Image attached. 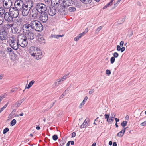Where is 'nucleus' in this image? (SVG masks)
Segmentation results:
<instances>
[{"instance_id":"1","label":"nucleus","mask_w":146,"mask_h":146,"mask_svg":"<svg viewBox=\"0 0 146 146\" xmlns=\"http://www.w3.org/2000/svg\"><path fill=\"white\" fill-rule=\"evenodd\" d=\"M17 40L19 45L21 47L24 48L27 46V40L24 34L19 33L18 35Z\"/></svg>"},{"instance_id":"2","label":"nucleus","mask_w":146,"mask_h":146,"mask_svg":"<svg viewBox=\"0 0 146 146\" xmlns=\"http://www.w3.org/2000/svg\"><path fill=\"white\" fill-rule=\"evenodd\" d=\"M31 24L33 29L37 31H41L43 28V27L41 23L39 21L37 20H34L31 22Z\"/></svg>"},{"instance_id":"3","label":"nucleus","mask_w":146,"mask_h":146,"mask_svg":"<svg viewBox=\"0 0 146 146\" xmlns=\"http://www.w3.org/2000/svg\"><path fill=\"white\" fill-rule=\"evenodd\" d=\"M9 41L10 45L12 48L15 50H17L19 48L20 46L19 44L18 40L17 41L16 38L13 37H11Z\"/></svg>"},{"instance_id":"4","label":"nucleus","mask_w":146,"mask_h":146,"mask_svg":"<svg viewBox=\"0 0 146 146\" xmlns=\"http://www.w3.org/2000/svg\"><path fill=\"white\" fill-rule=\"evenodd\" d=\"M30 2L32 3V2ZM33 5L28 4H25L24 6L22 9V15L24 16H27L29 13L30 9L33 6Z\"/></svg>"},{"instance_id":"5","label":"nucleus","mask_w":146,"mask_h":146,"mask_svg":"<svg viewBox=\"0 0 146 146\" xmlns=\"http://www.w3.org/2000/svg\"><path fill=\"white\" fill-rule=\"evenodd\" d=\"M36 7L40 14L46 12V8L45 5L42 3H38Z\"/></svg>"},{"instance_id":"6","label":"nucleus","mask_w":146,"mask_h":146,"mask_svg":"<svg viewBox=\"0 0 146 146\" xmlns=\"http://www.w3.org/2000/svg\"><path fill=\"white\" fill-rule=\"evenodd\" d=\"M23 32L25 34L29 32H32L33 29L31 23H26L23 26Z\"/></svg>"},{"instance_id":"7","label":"nucleus","mask_w":146,"mask_h":146,"mask_svg":"<svg viewBox=\"0 0 146 146\" xmlns=\"http://www.w3.org/2000/svg\"><path fill=\"white\" fill-rule=\"evenodd\" d=\"M23 1L21 0H17L14 3L15 8L21 10L24 6Z\"/></svg>"},{"instance_id":"8","label":"nucleus","mask_w":146,"mask_h":146,"mask_svg":"<svg viewBox=\"0 0 146 146\" xmlns=\"http://www.w3.org/2000/svg\"><path fill=\"white\" fill-rule=\"evenodd\" d=\"M4 17L5 20L9 23H12L13 21V18L12 16L9 12H6L4 15Z\"/></svg>"},{"instance_id":"9","label":"nucleus","mask_w":146,"mask_h":146,"mask_svg":"<svg viewBox=\"0 0 146 146\" xmlns=\"http://www.w3.org/2000/svg\"><path fill=\"white\" fill-rule=\"evenodd\" d=\"M19 10L17 9H15L14 7H11L9 10V12L12 17L14 18H15L18 17L19 15Z\"/></svg>"},{"instance_id":"10","label":"nucleus","mask_w":146,"mask_h":146,"mask_svg":"<svg viewBox=\"0 0 146 146\" xmlns=\"http://www.w3.org/2000/svg\"><path fill=\"white\" fill-rule=\"evenodd\" d=\"M7 38V33L5 29L0 30V40H5Z\"/></svg>"},{"instance_id":"11","label":"nucleus","mask_w":146,"mask_h":146,"mask_svg":"<svg viewBox=\"0 0 146 146\" xmlns=\"http://www.w3.org/2000/svg\"><path fill=\"white\" fill-rule=\"evenodd\" d=\"M30 13L32 17L34 19L36 18L40 14L36 7L31 9Z\"/></svg>"},{"instance_id":"12","label":"nucleus","mask_w":146,"mask_h":146,"mask_svg":"<svg viewBox=\"0 0 146 146\" xmlns=\"http://www.w3.org/2000/svg\"><path fill=\"white\" fill-rule=\"evenodd\" d=\"M40 20L43 23H45L48 19V15L46 12L40 14L39 16Z\"/></svg>"},{"instance_id":"13","label":"nucleus","mask_w":146,"mask_h":146,"mask_svg":"<svg viewBox=\"0 0 146 146\" xmlns=\"http://www.w3.org/2000/svg\"><path fill=\"white\" fill-rule=\"evenodd\" d=\"M4 7L7 9L10 8L12 5L11 0H2Z\"/></svg>"},{"instance_id":"14","label":"nucleus","mask_w":146,"mask_h":146,"mask_svg":"<svg viewBox=\"0 0 146 146\" xmlns=\"http://www.w3.org/2000/svg\"><path fill=\"white\" fill-rule=\"evenodd\" d=\"M74 1L72 0H63L62 5L64 7L72 5L74 4Z\"/></svg>"},{"instance_id":"15","label":"nucleus","mask_w":146,"mask_h":146,"mask_svg":"<svg viewBox=\"0 0 146 146\" xmlns=\"http://www.w3.org/2000/svg\"><path fill=\"white\" fill-rule=\"evenodd\" d=\"M26 38L27 40L31 41L34 38V35L32 32H29L25 34Z\"/></svg>"},{"instance_id":"16","label":"nucleus","mask_w":146,"mask_h":146,"mask_svg":"<svg viewBox=\"0 0 146 146\" xmlns=\"http://www.w3.org/2000/svg\"><path fill=\"white\" fill-rule=\"evenodd\" d=\"M55 7H50L48 9V12L50 15L53 16L56 13V10Z\"/></svg>"},{"instance_id":"17","label":"nucleus","mask_w":146,"mask_h":146,"mask_svg":"<svg viewBox=\"0 0 146 146\" xmlns=\"http://www.w3.org/2000/svg\"><path fill=\"white\" fill-rule=\"evenodd\" d=\"M60 0H52L51 5L56 8H58L59 5Z\"/></svg>"},{"instance_id":"18","label":"nucleus","mask_w":146,"mask_h":146,"mask_svg":"<svg viewBox=\"0 0 146 146\" xmlns=\"http://www.w3.org/2000/svg\"><path fill=\"white\" fill-rule=\"evenodd\" d=\"M89 122L90 121L89 119H86L84 121L83 124L80 126V128H83L88 126Z\"/></svg>"},{"instance_id":"19","label":"nucleus","mask_w":146,"mask_h":146,"mask_svg":"<svg viewBox=\"0 0 146 146\" xmlns=\"http://www.w3.org/2000/svg\"><path fill=\"white\" fill-rule=\"evenodd\" d=\"M37 49V47L31 46L29 49V52L31 55H35V50Z\"/></svg>"},{"instance_id":"20","label":"nucleus","mask_w":146,"mask_h":146,"mask_svg":"<svg viewBox=\"0 0 146 146\" xmlns=\"http://www.w3.org/2000/svg\"><path fill=\"white\" fill-rule=\"evenodd\" d=\"M126 128H124L121 131L118 133L117 134V136L119 137H122L125 131Z\"/></svg>"},{"instance_id":"21","label":"nucleus","mask_w":146,"mask_h":146,"mask_svg":"<svg viewBox=\"0 0 146 146\" xmlns=\"http://www.w3.org/2000/svg\"><path fill=\"white\" fill-rule=\"evenodd\" d=\"M38 40L41 44H44L45 43V40L41 36L38 37Z\"/></svg>"},{"instance_id":"22","label":"nucleus","mask_w":146,"mask_h":146,"mask_svg":"<svg viewBox=\"0 0 146 146\" xmlns=\"http://www.w3.org/2000/svg\"><path fill=\"white\" fill-rule=\"evenodd\" d=\"M88 99V97L86 96H85L84 98L83 101L80 104V105L79 106V108H81L83 107V105L85 104L86 102L87 101Z\"/></svg>"},{"instance_id":"23","label":"nucleus","mask_w":146,"mask_h":146,"mask_svg":"<svg viewBox=\"0 0 146 146\" xmlns=\"http://www.w3.org/2000/svg\"><path fill=\"white\" fill-rule=\"evenodd\" d=\"M10 24H7L5 25H4V28L5 29H8L9 28L12 27H13L14 25V22H13L12 23H10Z\"/></svg>"},{"instance_id":"24","label":"nucleus","mask_w":146,"mask_h":146,"mask_svg":"<svg viewBox=\"0 0 146 146\" xmlns=\"http://www.w3.org/2000/svg\"><path fill=\"white\" fill-rule=\"evenodd\" d=\"M33 57V58L34 59L38 60L41 59L43 57L42 55H31Z\"/></svg>"},{"instance_id":"25","label":"nucleus","mask_w":146,"mask_h":146,"mask_svg":"<svg viewBox=\"0 0 146 146\" xmlns=\"http://www.w3.org/2000/svg\"><path fill=\"white\" fill-rule=\"evenodd\" d=\"M64 36V35L62 34V35H52L51 37L53 38H54L57 39H58L60 37H62Z\"/></svg>"},{"instance_id":"26","label":"nucleus","mask_w":146,"mask_h":146,"mask_svg":"<svg viewBox=\"0 0 146 146\" xmlns=\"http://www.w3.org/2000/svg\"><path fill=\"white\" fill-rule=\"evenodd\" d=\"M12 32L14 34L18 33L19 32L18 29L17 28L13 27L11 29Z\"/></svg>"},{"instance_id":"27","label":"nucleus","mask_w":146,"mask_h":146,"mask_svg":"<svg viewBox=\"0 0 146 146\" xmlns=\"http://www.w3.org/2000/svg\"><path fill=\"white\" fill-rule=\"evenodd\" d=\"M35 55L36 54L42 55V52L41 50L37 47V49H36V50H35Z\"/></svg>"},{"instance_id":"28","label":"nucleus","mask_w":146,"mask_h":146,"mask_svg":"<svg viewBox=\"0 0 146 146\" xmlns=\"http://www.w3.org/2000/svg\"><path fill=\"white\" fill-rule=\"evenodd\" d=\"M114 57H112L111 58L110 62L111 63L113 64L115 61V58L118 57V55H113Z\"/></svg>"},{"instance_id":"29","label":"nucleus","mask_w":146,"mask_h":146,"mask_svg":"<svg viewBox=\"0 0 146 146\" xmlns=\"http://www.w3.org/2000/svg\"><path fill=\"white\" fill-rule=\"evenodd\" d=\"M9 58L13 61H15L17 59V55H10Z\"/></svg>"},{"instance_id":"30","label":"nucleus","mask_w":146,"mask_h":146,"mask_svg":"<svg viewBox=\"0 0 146 146\" xmlns=\"http://www.w3.org/2000/svg\"><path fill=\"white\" fill-rule=\"evenodd\" d=\"M7 52L9 53V54H12L14 53L13 50L10 48H7Z\"/></svg>"},{"instance_id":"31","label":"nucleus","mask_w":146,"mask_h":146,"mask_svg":"<svg viewBox=\"0 0 146 146\" xmlns=\"http://www.w3.org/2000/svg\"><path fill=\"white\" fill-rule=\"evenodd\" d=\"M83 3L85 4L90 3L92 1V0H80Z\"/></svg>"},{"instance_id":"32","label":"nucleus","mask_w":146,"mask_h":146,"mask_svg":"<svg viewBox=\"0 0 146 146\" xmlns=\"http://www.w3.org/2000/svg\"><path fill=\"white\" fill-rule=\"evenodd\" d=\"M76 8L74 7H70L68 8V11L70 12H74L76 10Z\"/></svg>"},{"instance_id":"33","label":"nucleus","mask_w":146,"mask_h":146,"mask_svg":"<svg viewBox=\"0 0 146 146\" xmlns=\"http://www.w3.org/2000/svg\"><path fill=\"white\" fill-rule=\"evenodd\" d=\"M59 12L60 13V14L62 15H65V10H63V9H60L59 10Z\"/></svg>"},{"instance_id":"34","label":"nucleus","mask_w":146,"mask_h":146,"mask_svg":"<svg viewBox=\"0 0 146 146\" xmlns=\"http://www.w3.org/2000/svg\"><path fill=\"white\" fill-rule=\"evenodd\" d=\"M35 81L34 80L31 81L29 83L27 87L28 89L34 83Z\"/></svg>"},{"instance_id":"35","label":"nucleus","mask_w":146,"mask_h":146,"mask_svg":"<svg viewBox=\"0 0 146 146\" xmlns=\"http://www.w3.org/2000/svg\"><path fill=\"white\" fill-rule=\"evenodd\" d=\"M8 104V103H7L3 107L0 109V113L5 108L7 107Z\"/></svg>"},{"instance_id":"36","label":"nucleus","mask_w":146,"mask_h":146,"mask_svg":"<svg viewBox=\"0 0 146 146\" xmlns=\"http://www.w3.org/2000/svg\"><path fill=\"white\" fill-rule=\"evenodd\" d=\"M102 26H100L98 27L96 29L95 33V34H97L98 33L99 31L102 29Z\"/></svg>"},{"instance_id":"37","label":"nucleus","mask_w":146,"mask_h":146,"mask_svg":"<svg viewBox=\"0 0 146 146\" xmlns=\"http://www.w3.org/2000/svg\"><path fill=\"white\" fill-rule=\"evenodd\" d=\"M21 102L19 101H17L15 104V106L16 107H18L21 104Z\"/></svg>"},{"instance_id":"38","label":"nucleus","mask_w":146,"mask_h":146,"mask_svg":"<svg viewBox=\"0 0 146 146\" xmlns=\"http://www.w3.org/2000/svg\"><path fill=\"white\" fill-rule=\"evenodd\" d=\"M65 143V140L64 139H62L60 142V145L61 146H62L64 145Z\"/></svg>"},{"instance_id":"39","label":"nucleus","mask_w":146,"mask_h":146,"mask_svg":"<svg viewBox=\"0 0 146 146\" xmlns=\"http://www.w3.org/2000/svg\"><path fill=\"white\" fill-rule=\"evenodd\" d=\"M16 123V121L15 119H13L11 122V124L12 126H13L15 125Z\"/></svg>"},{"instance_id":"40","label":"nucleus","mask_w":146,"mask_h":146,"mask_svg":"<svg viewBox=\"0 0 146 146\" xmlns=\"http://www.w3.org/2000/svg\"><path fill=\"white\" fill-rule=\"evenodd\" d=\"M7 95V94L6 93L2 94L0 96V99L2 100Z\"/></svg>"},{"instance_id":"41","label":"nucleus","mask_w":146,"mask_h":146,"mask_svg":"<svg viewBox=\"0 0 146 146\" xmlns=\"http://www.w3.org/2000/svg\"><path fill=\"white\" fill-rule=\"evenodd\" d=\"M127 122L126 121H124L121 123V125L123 127H125L127 125Z\"/></svg>"},{"instance_id":"42","label":"nucleus","mask_w":146,"mask_h":146,"mask_svg":"<svg viewBox=\"0 0 146 146\" xmlns=\"http://www.w3.org/2000/svg\"><path fill=\"white\" fill-rule=\"evenodd\" d=\"M58 138V137L56 135H54L52 136L53 139L54 141L56 140Z\"/></svg>"},{"instance_id":"43","label":"nucleus","mask_w":146,"mask_h":146,"mask_svg":"<svg viewBox=\"0 0 146 146\" xmlns=\"http://www.w3.org/2000/svg\"><path fill=\"white\" fill-rule=\"evenodd\" d=\"M9 131V129L8 128H5L3 131V134H5L7 132H8Z\"/></svg>"},{"instance_id":"44","label":"nucleus","mask_w":146,"mask_h":146,"mask_svg":"<svg viewBox=\"0 0 146 146\" xmlns=\"http://www.w3.org/2000/svg\"><path fill=\"white\" fill-rule=\"evenodd\" d=\"M104 116L105 117V118L107 119L106 121L108 122V120L109 119V118L110 117V114H105L104 115Z\"/></svg>"},{"instance_id":"45","label":"nucleus","mask_w":146,"mask_h":146,"mask_svg":"<svg viewBox=\"0 0 146 146\" xmlns=\"http://www.w3.org/2000/svg\"><path fill=\"white\" fill-rule=\"evenodd\" d=\"M27 3L26 4H31V3L30 2V1L32 2V5H33V2L31 0H25Z\"/></svg>"},{"instance_id":"46","label":"nucleus","mask_w":146,"mask_h":146,"mask_svg":"<svg viewBox=\"0 0 146 146\" xmlns=\"http://www.w3.org/2000/svg\"><path fill=\"white\" fill-rule=\"evenodd\" d=\"M111 72L110 70L107 69L106 70V74L107 75H109L111 74Z\"/></svg>"},{"instance_id":"47","label":"nucleus","mask_w":146,"mask_h":146,"mask_svg":"<svg viewBox=\"0 0 146 146\" xmlns=\"http://www.w3.org/2000/svg\"><path fill=\"white\" fill-rule=\"evenodd\" d=\"M115 116V115L114 113H112L110 117L111 118H114Z\"/></svg>"},{"instance_id":"48","label":"nucleus","mask_w":146,"mask_h":146,"mask_svg":"<svg viewBox=\"0 0 146 146\" xmlns=\"http://www.w3.org/2000/svg\"><path fill=\"white\" fill-rule=\"evenodd\" d=\"M69 75V73L66 74L62 78L64 80H65L67 77Z\"/></svg>"},{"instance_id":"49","label":"nucleus","mask_w":146,"mask_h":146,"mask_svg":"<svg viewBox=\"0 0 146 146\" xmlns=\"http://www.w3.org/2000/svg\"><path fill=\"white\" fill-rule=\"evenodd\" d=\"M69 75V73L66 74L62 78L64 80H65L67 77Z\"/></svg>"},{"instance_id":"50","label":"nucleus","mask_w":146,"mask_h":146,"mask_svg":"<svg viewBox=\"0 0 146 146\" xmlns=\"http://www.w3.org/2000/svg\"><path fill=\"white\" fill-rule=\"evenodd\" d=\"M66 94V93L65 92H64L60 96L59 98V99H62V98H63L64 96Z\"/></svg>"},{"instance_id":"51","label":"nucleus","mask_w":146,"mask_h":146,"mask_svg":"<svg viewBox=\"0 0 146 146\" xmlns=\"http://www.w3.org/2000/svg\"><path fill=\"white\" fill-rule=\"evenodd\" d=\"M62 80H61L60 78H59L57 80V81L58 82L57 86H58V85L60 84V82H62Z\"/></svg>"},{"instance_id":"52","label":"nucleus","mask_w":146,"mask_h":146,"mask_svg":"<svg viewBox=\"0 0 146 146\" xmlns=\"http://www.w3.org/2000/svg\"><path fill=\"white\" fill-rule=\"evenodd\" d=\"M84 35L82 34V33H80V34H79L78 36H77L80 38H81V37L84 36Z\"/></svg>"},{"instance_id":"53","label":"nucleus","mask_w":146,"mask_h":146,"mask_svg":"<svg viewBox=\"0 0 146 146\" xmlns=\"http://www.w3.org/2000/svg\"><path fill=\"white\" fill-rule=\"evenodd\" d=\"M88 29L87 28H86L85 31L82 33V34H83L84 35L86 33L88 32Z\"/></svg>"},{"instance_id":"54","label":"nucleus","mask_w":146,"mask_h":146,"mask_svg":"<svg viewBox=\"0 0 146 146\" xmlns=\"http://www.w3.org/2000/svg\"><path fill=\"white\" fill-rule=\"evenodd\" d=\"M111 54H113V55H118L117 53L114 52V51L113 50L110 52Z\"/></svg>"},{"instance_id":"55","label":"nucleus","mask_w":146,"mask_h":146,"mask_svg":"<svg viewBox=\"0 0 146 146\" xmlns=\"http://www.w3.org/2000/svg\"><path fill=\"white\" fill-rule=\"evenodd\" d=\"M112 3H113L110 1L106 5L108 7L111 5Z\"/></svg>"},{"instance_id":"56","label":"nucleus","mask_w":146,"mask_h":146,"mask_svg":"<svg viewBox=\"0 0 146 146\" xmlns=\"http://www.w3.org/2000/svg\"><path fill=\"white\" fill-rule=\"evenodd\" d=\"M117 49L118 51H121V48L120 46L119 45H117Z\"/></svg>"},{"instance_id":"57","label":"nucleus","mask_w":146,"mask_h":146,"mask_svg":"<svg viewBox=\"0 0 146 146\" xmlns=\"http://www.w3.org/2000/svg\"><path fill=\"white\" fill-rule=\"evenodd\" d=\"M113 118L109 119L108 120V122L109 123H112L113 121Z\"/></svg>"},{"instance_id":"58","label":"nucleus","mask_w":146,"mask_h":146,"mask_svg":"<svg viewBox=\"0 0 146 146\" xmlns=\"http://www.w3.org/2000/svg\"><path fill=\"white\" fill-rule=\"evenodd\" d=\"M141 125L143 126H146V121L141 123Z\"/></svg>"},{"instance_id":"59","label":"nucleus","mask_w":146,"mask_h":146,"mask_svg":"<svg viewBox=\"0 0 146 146\" xmlns=\"http://www.w3.org/2000/svg\"><path fill=\"white\" fill-rule=\"evenodd\" d=\"M121 0H118L117 2L114 4V5L115 7L119 3V2L121 1Z\"/></svg>"},{"instance_id":"60","label":"nucleus","mask_w":146,"mask_h":146,"mask_svg":"<svg viewBox=\"0 0 146 146\" xmlns=\"http://www.w3.org/2000/svg\"><path fill=\"white\" fill-rule=\"evenodd\" d=\"M3 19L2 18H2H1V17L0 16V25L2 24V23H3Z\"/></svg>"},{"instance_id":"61","label":"nucleus","mask_w":146,"mask_h":146,"mask_svg":"<svg viewBox=\"0 0 146 146\" xmlns=\"http://www.w3.org/2000/svg\"><path fill=\"white\" fill-rule=\"evenodd\" d=\"M3 10H2V11L1 12L0 11V16L1 17V18H2V15L4 13V12H3Z\"/></svg>"},{"instance_id":"62","label":"nucleus","mask_w":146,"mask_h":146,"mask_svg":"<svg viewBox=\"0 0 146 146\" xmlns=\"http://www.w3.org/2000/svg\"><path fill=\"white\" fill-rule=\"evenodd\" d=\"M76 135V133L75 132H73L72 134V137H75Z\"/></svg>"},{"instance_id":"63","label":"nucleus","mask_w":146,"mask_h":146,"mask_svg":"<svg viewBox=\"0 0 146 146\" xmlns=\"http://www.w3.org/2000/svg\"><path fill=\"white\" fill-rule=\"evenodd\" d=\"M124 41H121L120 43V45L121 46H123V44H124Z\"/></svg>"},{"instance_id":"64","label":"nucleus","mask_w":146,"mask_h":146,"mask_svg":"<svg viewBox=\"0 0 146 146\" xmlns=\"http://www.w3.org/2000/svg\"><path fill=\"white\" fill-rule=\"evenodd\" d=\"M79 39V38L77 36V37H75L74 38V40L75 41H77Z\"/></svg>"}]
</instances>
